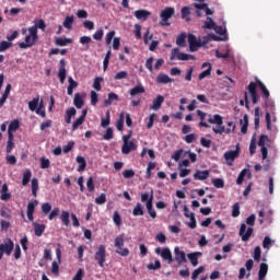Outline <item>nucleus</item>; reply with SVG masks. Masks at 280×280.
Returning a JSON list of instances; mask_svg holds the SVG:
<instances>
[{
  "label": "nucleus",
  "instance_id": "nucleus-1",
  "mask_svg": "<svg viewBox=\"0 0 280 280\" xmlns=\"http://www.w3.org/2000/svg\"><path fill=\"white\" fill-rule=\"evenodd\" d=\"M178 159H184L178 163V170H183L185 167H189V159L191 163H196L197 155L196 153H191L189 151L178 150L176 152V161H178Z\"/></svg>",
  "mask_w": 280,
  "mask_h": 280
},
{
  "label": "nucleus",
  "instance_id": "nucleus-2",
  "mask_svg": "<svg viewBox=\"0 0 280 280\" xmlns=\"http://www.w3.org/2000/svg\"><path fill=\"white\" fill-rule=\"evenodd\" d=\"M35 43H38L36 28L28 27V35L25 37L24 42L19 43V47L20 49H28L30 47H34Z\"/></svg>",
  "mask_w": 280,
  "mask_h": 280
},
{
  "label": "nucleus",
  "instance_id": "nucleus-3",
  "mask_svg": "<svg viewBox=\"0 0 280 280\" xmlns=\"http://www.w3.org/2000/svg\"><path fill=\"white\" fill-rule=\"evenodd\" d=\"M126 240V234H119L114 240V246L116 248L117 255L120 257H128L130 255V249L124 247V242Z\"/></svg>",
  "mask_w": 280,
  "mask_h": 280
},
{
  "label": "nucleus",
  "instance_id": "nucleus-4",
  "mask_svg": "<svg viewBox=\"0 0 280 280\" xmlns=\"http://www.w3.org/2000/svg\"><path fill=\"white\" fill-rule=\"evenodd\" d=\"M154 200V191L151 190V194L143 192L141 194V202H145V207L150 218L153 220L156 218V210L152 207V201Z\"/></svg>",
  "mask_w": 280,
  "mask_h": 280
},
{
  "label": "nucleus",
  "instance_id": "nucleus-5",
  "mask_svg": "<svg viewBox=\"0 0 280 280\" xmlns=\"http://www.w3.org/2000/svg\"><path fill=\"white\" fill-rule=\"evenodd\" d=\"M12 250H14V241L9 238L5 243L0 244V261L3 259V255L10 257L12 255Z\"/></svg>",
  "mask_w": 280,
  "mask_h": 280
},
{
  "label": "nucleus",
  "instance_id": "nucleus-6",
  "mask_svg": "<svg viewBox=\"0 0 280 280\" xmlns=\"http://www.w3.org/2000/svg\"><path fill=\"white\" fill-rule=\"evenodd\" d=\"M94 259L97 261L100 268H104V264H106V246L100 245L97 250L94 254Z\"/></svg>",
  "mask_w": 280,
  "mask_h": 280
},
{
  "label": "nucleus",
  "instance_id": "nucleus-7",
  "mask_svg": "<svg viewBox=\"0 0 280 280\" xmlns=\"http://www.w3.org/2000/svg\"><path fill=\"white\" fill-rule=\"evenodd\" d=\"M258 145L259 148H261L260 152L262 154L264 161H266V159H268V148H270V139L268 138V136L266 135L260 136Z\"/></svg>",
  "mask_w": 280,
  "mask_h": 280
},
{
  "label": "nucleus",
  "instance_id": "nucleus-8",
  "mask_svg": "<svg viewBox=\"0 0 280 280\" xmlns=\"http://www.w3.org/2000/svg\"><path fill=\"white\" fill-rule=\"evenodd\" d=\"M174 12H175V10H174V8H166V9H164L162 12H161V14H160V16H161V21H160V25H162V26H170V19H172V16H174Z\"/></svg>",
  "mask_w": 280,
  "mask_h": 280
},
{
  "label": "nucleus",
  "instance_id": "nucleus-9",
  "mask_svg": "<svg viewBox=\"0 0 280 280\" xmlns=\"http://www.w3.org/2000/svg\"><path fill=\"white\" fill-rule=\"evenodd\" d=\"M155 254L160 255L164 261H167V264H172L174 259L172 258V252L170 248L164 247L161 249V247L155 248Z\"/></svg>",
  "mask_w": 280,
  "mask_h": 280
},
{
  "label": "nucleus",
  "instance_id": "nucleus-10",
  "mask_svg": "<svg viewBox=\"0 0 280 280\" xmlns=\"http://www.w3.org/2000/svg\"><path fill=\"white\" fill-rule=\"evenodd\" d=\"M188 45L190 51H198L200 47H202V43H200V37L197 38L194 34L188 35Z\"/></svg>",
  "mask_w": 280,
  "mask_h": 280
},
{
  "label": "nucleus",
  "instance_id": "nucleus-11",
  "mask_svg": "<svg viewBox=\"0 0 280 280\" xmlns=\"http://www.w3.org/2000/svg\"><path fill=\"white\" fill-rule=\"evenodd\" d=\"M238 235L243 242H248L250 240V235H253V228H247L246 230V223H242Z\"/></svg>",
  "mask_w": 280,
  "mask_h": 280
},
{
  "label": "nucleus",
  "instance_id": "nucleus-12",
  "mask_svg": "<svg viewBox=\"0 0 280 280\" xmlns=\"http://www.w3.org/2000/svg\"><path fill=\"white\" fill-rule=\"evenodd\" d=\"M238 156H240V144L236 145V150H234V151H226L224 153V159H225L228 165H233V162Z\"/></svg>",
  "mask_w": 280,
  "mask_h": 280
},
{
  "label": "nucleus",
  "instance_id": "nucleus-13",
  "mask_svg": "<svg viewBox=\"0 0 280 280\" xmlns=\"http://www.w3.org/2000/svg\"><path fill=\"white\" fill-rule=\"evenodd\" d=\"M67 61L65 59H60L59 61V70H58V78L61 84H65L67 80Z\"/></svg>",
  "mask_w": 280,
  "mask_h": 280
},
{
  "label": "nucleus",
  "instance_id": "nucleus-14",
  "mask_svg": "<svg viewBox=\"0 0 280 280\" xmlns=\"http://www.w3.org/2000/svg\"><path fill=\"white\" fill-rule=\"evenodd\" d=\"M249 95L252 97L253 104H257L259 102V95L257 94V83L250 82L248 85Z\"/></svg>",
  "mask_w": 280,
  "mask_h": 280
},
{
  "label": "nucleus",
  "instance_id": "nucleus-15",
  "mask_svg": "<svg viewBox=\"0 0 280 280\" xmlns=\"http://www.w3.org/2000/svg\"><path fill=\"white\" fill-rule=\"evenodd\" d=\"M133 15L136 16V19L138 21H147L148 19H150V16H152V13L148 10L144 9H140L135 11Z\"/></svg>",
  "mask_w": 280,
  "mask_h": 280
},
{
  "label": "nucleus",
  "instance_id": "nucleus-16",
  "mask_svg": "<svg viewBox=\"0 0 280 280\" xmlns=\"http://www.w3.org/2000/svg\"><path fill=\"white\" fill-rule=\"evenodd\" d=\"M38 207V200L30 201L27 203V218L30 222H34V211Z\"/></svg>",
  "mask_w": 280,
  "mask_h": 280
},
{
  "label": "nucleus",
  "instance_id": "nucleus-17",
  "mask_svg": "<svg viewBox=\"0 0 280 280\" xmlns=\"http://www.w3.org/2000/svg\"><path fill=\"white\" fill-rule=\"evenodd\" d=\"M12 198V192L8 188V184H3L2 188L0 190V200H3L4 202H8Z\"/></svg>",
  "mask_w": 280,
  "mask_h": 280
},
{
  "label": "nucleus",
  "instance_id": "nucleus-18",
  "mask_svg": "<svg viewBox=\"0 0 280 280\" xmlns=\"http://www.w3.org/2000/svg\"><path fill=\"white\" fill-rule=\"evenodd\" d=\"M145 93V88L143 86V84L139 83L137 85H135L130 91H129V95H131V97H135V95H141Z\"/></svg>",
  "mask_w": 280,
  "mask_h": 280
},
{
  "label": "nucleus",
  "instance_id": "nucleus-19",
  "mask_svg": "<svg viewBox=\"0 0 280 280\" xmlns=\"http://www.w3.org/2000/svg\"><path fill=\"white\" fill-rule=\"evenodd\" d=\"M137 150V144L132 141L127 142L125 144H122L121 147V152L122 154H130V152Z\"/></svg>",
  "mask_w": 280,
  "mask_h": 280
},
{
  "label": "nucleus",
  "instance_id": "nucleus-20",
  "mask_svg": "<svg viewBox=\"0 0 280 280\" xmlns=\"http://www.w3.org/2000/svg\"><path fill=\"white\" fill-rule=\"evenodd\" d=\"M163 102H165V97H163V95H158L156 98L153 100V103L150 106V108L152 110H159L161 108Z\"/></svg>",
  "mask_w": 280,
  "mask_h": 280
},
{
  "label": "nucleus",
  "instance_id": "nucleus-21",
  "mask_svg": "<svg viewBox=\"0 0 280 280\" xmlns=\"http://www.w3.org/2000/svg\"><path fill=\"white\" fill-rule=\"evenodd\" d=\"M31 30H35V34H38V30H42V32H45L47 28V24H45V20H37L35 21V25L30 27Z\"/></svg>",
  "mask_w": 280,
  "mask_h": 280
},
{
  "label": "nucleus",
  "instance_id": "nucleus-22",
  "mask_svg": "<svg viewBox=\"0 0 280 280\" xmlns=\"http://www.w3.org/2000/svg\"><path fill=\"white\" fill-rule=\"evenodd\" d=\"M19 128H21V122L19 121V119L12 120L8 128V136L14 135L13 132H16Z\"/></svg>",
  "mask_w": 280,
  "mask_h": 280
},
{
  "label": "nucleus",
  "instance_id": "nucleus-23",
  "mask_svg": "<svg viewBox=\"0 0 280 280\" xmlns=\"http://www.w3.org/2000/svg\"><path fill=\"white\" fill-rule=\"evenodd\" d=\"M33 229H34V233L36 235V237H40L43 235V233H45V224H39L36 222H33Z\"/></svg>",
  "mask_w": 280,
  "mask_h": 280
},
{
  "label": "nucleus",
  "instance_id": "nucleus-24",
  "mask_svg": "<svg viewBox=\"0 0 280 280\" xmlns=\"http://www.w3.org/2000/svg\"><path fill=\"white\" fill-rule=\"evenodd\" d=\"M268 275V264L262 262L260 264L259 271H258V280L266 279V276Z\"/></svg>",
  "mask_w": 280,
  "mask_h": 280
},
{
  "label": "nucleus",
  "instance_id": "nucleus-25",
  "mask_svg": "<svg viewBox=\"0 0 280 280\" xmlns=\"http://www.w3.org/2000/svg\"><path fill=\"white\" fill-rule=\"evenodd\" d=\"M194 178L195 180H207L209 178V171H196Z\"/></svg>",
  "mask_w": 280,
  "mask_h": 280
},
{
  "label": "nucleus",
  "instance_id": "nucleus-26",
  "mask_svg": "<svg viewBox=\"0 0 280 280\" xmlns=\"http://www.w3.org/2000/svg\"><path fill=\"white\" fill-rule=\"evenodd\" d=\"M30 180H32V171L30 168H26L22 177L23 187H26V185H30Z\"/></svg>",
  "mask_w": 280,
  "mask_h": 280
},
{
  "label": "nucleus",
  "instance_id": "nucleus-27",
  "mask_svg": "<svg viewBox=\"0 0 280 280\" xmlns=\"http://www.w3.org/2000/svg\"><path fill=\"white\" fill-rule=\"evenodd\" d=\"M155 81L158 84H170V82H172V79L167 74L160 73Z\"/></svg>",
  "mask_w": 280,
  "mask_h": 280
},
{
  "label": "nucleus",
  "instance_id": "nucleus-28",
  "mask_svg": "<svg viewBox=\"0 0 280 280\" xmlns=\"http://www.w3.org/2000/svg\"><path fill=\"white\" fill-rule=\"evenodd\" d=\"M69 218H70L69 211L67 210L61 211L60 221L62 222L63 226H69V224H71V221L69 220Z\"/></svg>",
  "mask_w": 280,
  "mask_h": 280
},
{
  "label": "nucleus",
  "instance_id": "nucleus-29",
  "mask_svg": "<svg viewBox=\"0 0 280 280\" xmlns=\"http://www.w3.org/2000/svg\"><path fill=\"white\" fill-rule=\"evenodd\" d=\"M212 30L219 34L220 37H218V40H226V31L222 26L214 25Z\"/></svg>",
  "mask_w": 280,
  "mask_h": 280
},
{
  "label": "nucleus",
  "instance_id": "nucleus-30",
  "mask_svg": "<svg viewBox=\"0 0 280 280\" xmlns=\"http://www.w3.org/2000/svg\"><path fill=\"white\" fill-rule=\"evenodd\" d=\"M126 118V113L121 112L118 120L116 121V128L119 132H124V119Z\"/></svg>",
  "mask_w": 280,
  "mask_h": 280
},
{
  "label": "nucleus",
  "instance_id": "nucleus-31",
  "mask_svg": "<svg viewBox=\"0 0 280 280\" xmlns=\"http://www.w3.org/2000/svg\"><path fill=\"white\" fill-rule=\"evenodd\" d=\"M77 163H79L78 172H84L86 170V160L82 155L77 156Z\"/></svg>",
  "mask_w": 280,
  "mask_h": 280
},
{
  "label": "nucleus",
  "instance_id": "nucleus-32",
  "mask_svg": "<svg viewBox=\"0 0 280 280\" xmlns=\"http://www.w3.org/2000/svg\"><path fill=\"white\" fill-rule=\"evenodd\" d=\"M75 107H70L66 110V124H71V117H75Z\"/></svg>",
  "mask_w": 280,
  "mask_h": 280
},
{
  "label": "nucleus",
  "instance_id": "nucleus-33",
  "mask_svg": "<svg viewBox=\"0 0 280 280\" xmlns=\"http://www.w3.org/2000/svg\"><path fill=\"white\" fill-rule=\"evenodd\" d=\"M210 40H218V36L213 35V34H209V35L203 36V37H199V42L201 43V47H202V45H207V43H209Z\"/></svg>",
  "mask_w": 280,
  "mask_h": 280
},
{
  "label": "nucleus",
  "instance_id": "nucleus-34",
  "mask_svg": "<svg viewBox=\"0 0 280 280\" xmlns=\"http://www.w3.org/2000/svg\"><path fill=\"white\" fill-rule=\"evenodd\" d=\"M39 102H40V98L38 97H35L31 102H28V108L30 110H32V113L36 112L38 106H40Z\"/></svg>",
  "mask_w": 280,
  "mask_h": 280
},
{
  "label": "nucleus",
  "instance_id": "nucleus-35",
  "mask_svg": "<svg viewBox=\"0 0 280 280\" xmlns=\"http://www.w3.org/2000/svg\"><path fill=\"white\" fill-rule=\"evenodd\" d=\"M241 125H242L241 132L243 135H246V132H248V114L244 115L243 120H241Z\"/></svg>",
  "mask_w": 280,
  "mask_h": 280
},
{
  "label": "nucleus",
  "instance_id": "nucleus-36",
  "mask_svg": "<svg viewBox=\"0 0 280 280\" xmlns=\"http://www.w3.org/2000/svg\"><path fill=\"white\" fill-rule=\"evenodd\" d=\"M208 121L209 124H217V126H222V124H224V120L222 119L220 114H217L213 117H209Z\"/></svg>",
  "mask_w": 280,
  "mask_h": 280
},
{
  "label": "nucleus",
  "instance_id": "nucleus-37",
  "mask_svg": "<svg viewBox=\"0 0 280 280\" xmlns=\"http://www.w3.org/2000/svg\"><path fill=\"white\" fill-rule=\"evenodd\" d=\"M113 102H119V95L114 92L108 94V100H105V106H110Z\"/></svg>",
  "mask_w": 280,
  "mask_h": 280
},
{
  "label": "nucleus",
  "instance_id": "nucleus-38",
  "mask_svg": "<svg viewBox=\"0 0 280 280\" xmlns=\"http://www.w3.org/2000/svg\"><path fill=\"white\" fill-rule=\"evenodd\" d=\"M7 153L10 154L12 150H14V135L8 136V142H7Z\"/></svg>",
  "mask_w": 280,
  "mask_h": 280
},
{
  "label": "nucleus",
  "instance_id": "nucleus-39",
  "mask_svg": "<svg viewBox=\"0 0 280 280\" xmlns=\"http://www.w3.org/2000/svg\"><path fill=\"white\" fill-rule=\"evenodd\" d=\"M73 104L75 108H82V106H84V100H82V96H80V93L74 94Z\"/></svg>",
  "mask_w": 280,
  "mask_h": 280
},
{
  "label": "nucleus",
  "instance_id": "nucleus-40",
  "mask_svg": "<svg viewBox=\"0 0 280 280\" xmlns=\"http://www.w3.org/2000/svg\"><path fill=\"white\" fill-rule=\"evenodd\" d=\"M101 126L102 128H108V126H110V110H107L105 118H102Z\"/></svg>",
  "mask_w": 280,
  "mask_h": 280
},
{
  "label": "nucleus",
  "instance_id": "nucleus-41",
  "mask_svg": "<svg viewBox=\"0 0 280 280\" xmlns=\"http://www.w3.org/2000/svg\"><path fill=\"white\" fill-rule=\"evenodd\" d=\"M70 43H73L71 38H56V45H58L59 47H67V45H69Z\"/></svg>",
  "mask_w": 280,
  "mask_h": 280
},
{
  "label": "nucleus",
  "instance_id": "nucleus-42",
  "mask_svg": "<svg viewBox=\"0 0 280 280\" xmlns=\"http://www.w3.org/2000/svg\"><path fill=\"white\" fill-rule=\"evenodd\" d=\"M73 21H74L73 15L66 16L63 21V27H66V30H71L73 27Z\"/></svg>",
  "mask_w": 280,
  "mask_h": 280
},
{
  "label": "nucleus",
  "instance_id": "nucleus-43",
  "mask_svg": "<svg viewBox=\"0 0 280 280\" xmlns=\"http://www.w3.org/2000/svg\"><path fill=\"white\" fill-rule=\"evenodd\" d=\"M176 58L177 60H196V57H194V55L184 52H177Z\"/></svg>",
  "mask_w": 280,
  "mask_h": 280
},
{
  "label": "nucleus",
  "instance_id": "nucleus-44",
  "mask_svg": "<svg viewBox=\"0 0 280 280\" xmlns=\"http://www.w3.org/2000/svg\"><path fill=\"white\" fill-rule=\"evenodd\" d=\"M143 205L141 203H137L136 207L132 210V215L135 217H139V215H143Z\"/></svg>",
  "mask_w": 280,
  "mask_h": 280
},
{
  "label": "nucleus",
  "instance_id": "nucleus-45",
  "mask_svg": "<svg viewBox=\"0 0 280 280\" xmlns=\"http://www.w3.org/2000/svg\"><path fill=\"white\" fill-rule=\"evenodd\" d=\"M203 30H213L215 27V22L210 16L205 21Z\"/></svg>",
  "mask_w": 280,
  "mask_h": 280
},
{
  "label": "nucleus",
  "instance_id": "nucleus-46",
  "mask_svg": "<svg viewBox=\"0 0 280 280\" xmlns=\"http://www.w3.org/2000/svg\"><path fill=\"white\" fill-rule=\"evenodd\" d=\"M102 82H104V79L96 77L93 82V89H95V91H102Z\"/></svg>",
  "mask_w": 280,
  "mask_h": 280
},
{
  "label": "nucleus",
  "instance_id": "nucleus-47",
  "mask_svg": "<svg viewBox=\"0 0 280 280\" xmlns=\"http://www.w3.org/2000/svg\"><path fill=\"white\" fill-rule=\"evenodd\" d=\"M199 255H200V253L188 254V259L194 267L198 266V256Z\"/></svg>",
  "mask_w": 280,
  "mask_h": 280
},
{
  "label": "nucleus",
  "instance_id": "nucleus-48",
  "mask_svg": "<svg viewBox=\"0 0 280 280\" xmlns=\"http://www.w3.org/2000/svg\"><path fill=\"white\" fill-rule=\"evenodd\" d=\"M31 187H32V194L33 196H37L38 194V179L34 177L31 182Z\"/></svg>",
  "mask_w": 280,
  "mask_h": 280
},
{
  "label": "nucleus",
  "instance_id": "nucleus-49",
  "mask_svg": "<svg viewBox=\"0 0 280 280\" xmlns=\"http://www.w3.org/2000/svg\"><path fill=\"white\" fill-rule=\"evenodd\" d=\"M114 137H115V133L113 131V128L108 127L106 129L105 135H103V140L104 141H110V139H114Z\"/></svg>",
  "mask_w": 280,
  "mask_h": 280
},
{
  "label": "nucleus",
  "instance_id": "nucleus-50",
  "mask_svg": "<svg viewBox=\"0 0 280 280\" xmlns=\"http://www.w3.org/2000/svg\"><path fill=\"white\" fill-rule=\"evenodd\" d=\"M79 42L81 45H86V49H89V45L93 43V39L91 38V36H81Z\"/></svg>",
  "mask_w": 280,
  "mask_h": 280
},
{
  "label": "nucleus",
  "instance_id": "nucleus-51",
  "mask_svg": "<svg viewBox=\"0 0 280 280\" xmlns=\"http://www.w3.org/2000/svg\"><path fill=\"white\" fill-rule=\"evenodd\" d=\"M212 185L217 189H222V188H224V179H222V178H214V179H212Z\"/></svg>",
  "mask_w": 280,
  "mask_h": 280
},
{
  "label": "nucleus",
  "instance_id": "nucleus-52",
  "mask_svg": "<svg viewBox=\"0 0 280 280\" xmlns=\"http://www.w3.org/2000/svg\"><path fill=\"white\" fill-rule=\"evenodd\" d=\"M188 38L187 34L183 33L177 37L176 45L179 47H185V40Z\"/></svg>",
  "mask_w": 280,
  "mask_h": 280
},
{
  "label": "nucleus",
  "instance_id": "nucleus-53",
  "mask_svg": "<svg viewBox=\"0 0 280 280\" xmlns=\"http://www.w3.org/2000/svg\"><path fill=\"white\" fill-rule=\"evenodd\" d=\"M39 161H40L42 170H49V165H51V162L49 161V159L40 158Z\"/></svg>",
  "mask_w": 280,
  "mask_h": 280
},
{
  "label": "nucleus",
  "instance_id": "nucleus-54",
  "mask_svg": "<svg viewBox=\"0 0 280 280\" xmlns=\"http://www.w3.org/2000/svg\"><path fill=\"white\" fill-rule=\"evenodd\" d=\"M12 47V42L2 40L0 42V52L1 51H8Z\"/></svg>",
  "mask_w": 280,
  "mask_h": 280
},
{
  "label": "nucleus",
  "instance_id": "nucleus-55",
  "mask_svg": "<svg viewBox=\"0 0 280 280\" xmlns=\"http://www.w3.org/2000/svg\"><path fill=\"white\" fill-rule=\"evenodd\" d=\"M83 124H84L83 118L81 117L77 118L72 124V131L75 132V130H78V128H80V126H82Z\"/></svg>",
  "mask_w": 280,
  "mask_h": 280
},
{
  "label": "nucleus",
  "instance_id": "nucleus-56",
  "mask_svg": "<svg viewBox=\"0 0 280 280\" xmlns=\"http://www.w3.org/2000/svg\"><path fill=\"white\" fill-rule=\"evenodd\" d=\"M128 79V72L127 71H119L114 75V80H126Z\"/></svg>",
  "mask_w": 280,
  "mask_h": 280
},
{
  "label": "nucleus",
  "instance_id": "nucleus-57",
  "mask_svg": "<svg viewBox=\"0 0 280 280\" xmlns=\"http://www.w3.org/2000/svg\"><path fill=\"white\" fill-rule=\"evenodd\" d=\"M35 113H36V115H39L43 118L47 117V113L45 112V107L43 106V102L39 103V106L37 107V110H35Z\"/></svg>",
  "mask_w": 280,
  "mask_h": 280
},
{
  "label": "nucleus",
  "instance_id": "nucleus-58",
  "mask_svg": "<svg viewBox=\"0 0 280 280\" xmlns=\"http://www.w3.org/2000/svg\"><path fill=\"white\" fill-rule=\"evenodd\" d=\"M42 212L45 214V215H48L50 212H51V203L49 202H45L42 205Z\"/></svg>",
  "mask_w": 280,
  "mask_h": 280
},
{
  "label": "nucleus",
  "instance_id": "nucleus-59",
  "mask_svg": "<svg viewBox=\"0 0 280 280\" xmlns=\"http://www.w3.org/2000/svg\"><path fill=\"white\" fill-rule=\"evenodd\" d=\"M148 270H159L161 268V260H155L154 264L151 262L147 265Z\"/></svg>",
  "mask_w": 280,
  "mask_h": 280
},
{
  "label": "nucleus",
  "instance_id": "nucleus-60",
  "mask_svg": "<svg viewBox=\"0 0 280 280\" xmlns=\"http://www.w3.org/2000/svg\"><path fill=\"white\" fill-rule=\"evenodd\" d=\"M202 272H205V267L200 266L199 268L195 269L191 276L192 280L198 279L199 275H202Z\"/></svg>",
  "mask_w": 280,
  "mask_h": 280
},
{
  "label": "nucleus",
  "instance_id": "nucleus-61",
  "mask_svg": "<svg viewBox=\"0 0 280 280\" xmlns=\"http://www.w3.org/2000/svg\"><path fill=\"white\" fill-rule=\"evenodd\" d=\"M96 205H105L106 203V194L102 192L98 197L95 198Z\"/></svg>",
  "mask_w": 280,
  "mask_h": 280
},
{
  "label": "nucleus",
  "instance_id": "nucleus-62",
  "mask_svg": "<svg viewBox=\"0 0 280 280\" xmlns=\"http://www.w3.org/2000/svg\"><path fill=\"white\" fill-rule=\"evenodd\" d=\"M191 12L189 11V7H184L182 9V18L185 20V21H189V14Z\"/></svg>",
  "mask_w": 280,
  "mask_h": 280
},
{
  "label": "nucleus",
  "instance_id": "nucleus-63",
  "mask_svg": "<svg viewBox=\"0 0 280 280\" xmlns=\"http://www.w3.org/2000/svg\"><path fill=\"white\" fill-rule=\"evenodd\" d=\"M176 259H177V261H184V262L187 261L185 253L178 250V248H176Z\"/></svg>",
  "mask_w": 280,
  "mask_h": 280
},
{
  "label": "nucleus",
  "instance_id": "nucleus-64",
  "mask_svg": "<svg viewBox=\"0 0 280 280\" xmlns=\"http://www.w3.org/2000/svg\"><path fill=\"white\" fill-rule=\"evenodd\" d=\"M84 278V269L80 268L72 280H82Z\"/></svg>",
  "mask_w": 280,
  "mask_h": 280
}]
</instances>
